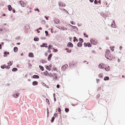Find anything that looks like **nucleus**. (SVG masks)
I'll return each instance as SVG.
<instances>
[{
  "instance_id": "e433bc0d",
  "label": "nucleus",
  "mask_w": 125,
  "mask_h": 125,
  "mask_svg": "<svg viewBox=\"0 0 125 125\" xmlns=\"http://www.w3.org/2000/svg\"><path fill=\"white\" fill-rule=\"evenodd\" d=\"M65 111L66 113H68L69 111V109L68 108H65Z\"/></svg>"
},
{
  "instance_id": "13d9d810",
  "label": "nucleus",
  "mask_w": 125,
  "mask_h": 125,
  "mask_svg": "<svg viewBox=\"0 0 125 125\" xmlns=\"http://www.w3.org/2000/svg\"><path fill=\"white\" fill-rule=\"evenodd\" d=\"M98 1H97V0H95L94 2V4H97L98 3Z\"/></svg>"
},
{
  "instance_id": "37998d69",
  "label": "nucleus",
  "mask_w": 125,
  "mask_h": 125,
  "mask_svg": "<svg viewBox=\"0 0 125 125\" xmlns=\"http://www.w3.org/2000/svg\"><path fill=\"white\" fill-rule=\"evenodd\" d=\"M98 77L100 78H102L103 77V74L100 73L99 74Z\"/></svg>"
},
{
  "instance_id": "58836bf2",
  "label": "nucleus",
  "mask_w": 125,
  "mask_h": 125,
  "mask_svg": "<svg viewBox=\"0 0 125 125\" xmlns=\"http://www.w3.org/2000/svg\"><path fill=\"white\" fill-rule=\"evenodd\" d=\"M55 118L53 117H52L51 119V121L52 123H53L54 122Z\"/></svg>"
},
{
  "instance_id": "473e14b6",
  "label": "nucleus",
  "mask_w": 125,
  "mask_h": 125,
  "mask_svg": "<svg viewBox=\"0 0 125 125\" xmlns=\"http://www.w3.org/2000/svg\"><path fill=\"white\" fill-rule=\"evenodd\" d=\"M6 65L4 64L2 65L1 66V68L2 69H4L5 68H6Z\"/></svg>"
},
{
  "instance_id": "7c9ffc66",
  "label": "nucleus",
  "mask_w": 125,
  "mask_h": 125,
  "mask_svg": "<svg viewBox=\"0 0 125 125\" xmlns=\"http://www.w3.org/2000/svg\"><path fill=\"white\" fill-rule=\"evenodd\" d=\"M61 29H59L60 30H67V29L66 28L64 27H61Z\"/></svg>"
},
{
  "instance_id": "6e6552de",
  "label": "nucleus",
  "mask_w": 125,
  "mask_h": 125,
  "mask_svg": "<svg viewBox=\"0 0 125 125\" xmlns=\"http://www.w3.org/2000/svg\"><path fill=\"white\" fill-rule=\"evenodd\" d=\"M47 44L46 43H43L42 45H40V46L41 47H45L47 48L48 47L47 46Z\"/></svg>"
},
{
  "instance_id": "4be33fe9",
  "label": "nucleus",
  "mask_w": 125,
  "mask_h": 125,
  "mask_svg": "<svg viewBox=\"0 0 125 125\" xmlns=\"http://www.w3.org/2000/svg\"><path fill=\"white\" fill-rule=\"evenodd\" d=\"M8 10L9 11H11L12 10V7L10 5H8Z\"/></svg>"
},
{
  "instance_id": "2f4dec72",
  "label": "nucleus",
  "mask_w": 125,
  "mask_h": 125,
  "mask_svg": "<svg viewBox=\"0 0 125 125\" xmlns=\"http://www.w3.org/2000/svg\"><path fill=\"white\" fill-rule=\"evenodd\" d=\"M18 69L16 68H14L12 69V71L13 72H15L18 70Z\"/></svg>"
},
{
  "instance_id": "f257e3e1",
  "label": "nucleus",
  "mask_w": 125,
  "mask_h": 125,
  "mask_svg": "<svg viewBox=\"0 0 125 125\" xmlns=\"http://www.w3.org/2000/svg\"><path fill=\"white\" fill-rule=\"evenodd\" d=\"M90 42L91 44L94 45H96L98 43L97 40L94 38H91L90 40Z\"/></svg>"
},
{
  "instance_id": "aec40b11",
  "label": "nucleus",
  "mask_w": 125,
  "mask_h": 125,
  "mask_svg": "<svg viewBox=\"0 0 125 125\" xmlns=\"http://www.w3.org/2000/svg\"><path fill=\"white\" fill-rule=\"evenodd\" d=\"M77 45L78 47H81L83 45L82 43L78 42L77 43Z\"/></svg>"
},
{
  "instance_id": "72a5a7b5",
  "label": "nucleus",
  "mask_w": 125,
  "mask_h": 125,
  "mask_svg": "<svg viewBox=\"0 0 125 125\" xmlns=\"http://www.w3.org/2000/svg\"><path fill=\"white\" fill-rule=\"evenodd\" d=\"M79 42L82 43H83L84 41L83 39L81 38H79Z\"/></svg>"
},
{
  "instance_id": "6ab92c4d",
  "label": "nucleus",
  "mask_w": 125,
  "mask_h": 125,
  "mask_svg": "<svg viewBox=\"0 0 125 125\" xmlns=\"http://www.w3.org/2000/svg\"><path fill=\"white\" fill-rule=\"evenodd\" d=\"M29 56L30 57L32 58L34 57V54L32 52H30L29 53Z\"/></svg>"
},
{
  "instance_id": "69168bd1",
  "label": "nucleus",
  "mask_w": 125,
  "mask_h": 125,
  "mask_svg": "<svg viewBox=\"0 0 125 125\" xmlns=\"http://www.w3.org/2000/svg\"><path fill=\"white\" fill-rule=\"evenodd\" d=\"M102 16H104V17H107V16H108V17H109V16H107V15L106 14H104V13H103V15H102Z\"/></svg>"
},
{
  "instance_id": "9b49d317",
  "label": "nucleus",
  "mask_w": 125,
  "mask_h": 125,
  "mask_svg": "<svg viewBox=\"0 0 125 125\" xmlns=\"http://www.w3.org/2000/svg\"><path fill=\"white\" fill-rule=\"evenodd\" d=\"M53 21L56 24H58L60 21L59 19L55 18H54Z\"/></svg>"
},
{
  "instance_id": "dca6fc26",
  "label": "nucleus",
  "mask_w": 125,
  "mask_h": 125,
  "mask_svg": "<svg viewBox=\"0 0 125 125\" xmlns=\"http://www.w3.org/2000/svg\"><path fill=\"white\" fill-rule=\"evenodd\" d=\"M52 55V53H51L48 55L47 58L48 61H50L51 60Z\"/></svg>"
},
{
  "instance_id": "680f3d73",
  "label": "nucleus",
  "mask_w": 125,
  "mask_h": 125,
  "mask_svg": "<svg viewBox=\"0 0 125 125\" xmlns=\"http://www.w3.org/2000/svg\"><path fill=\"white\" fill-rule=\"evenodd\" d=\"M41 39L42 40H45L46 39V37H41Z\"/></svg>"
},
{
  "instance_id": "4468645a",
  "label": "nucleus",
  "mask_w": 125,
  "mask_h": 125,
  "mask_svg": "<svg viewBox=\"0 0 125 125\" xmlns=\"http://www.w3.org/2000/svg\"><path fill=\"white\" fill-rule=\"evenodd\" d=\"M20 94L19 93H17L16 94H13L12 96L14 98H17L19 96Z\"/></svg>"
},
{
  "instance_id": "7ed1b4c3",
  "label": "nucleus",
  "mask_w": 125,
  "mask_h": 125,
  "mask_svg": "<svg viewBox=\"0 0 125 125\" xmlns=\"http://www.w3.org/2000/svg\"><path fill=\"white\" fill-rule=\"evenodd\" d=\"M68 68V65L67 64H65L63 65L61 69L62 70L64 71L66 69Z\"/></svg>"
},
{
  "instance_id": "a19ab883",
  "label": "nucleus",
  "mask_w": 125,
  "mask_h": 125,
  "mask_svg": "<svg viewBox=\"0 0 125 125\" xmlns=\"http://www.w3.org/2000/svg\"><path fill=\"white\" fill-rule=\"evenodd\" d=\"M45 32L46 34L45 35L46 36H49V33L47 31H45Z\"/></svg>"
},
{
  "instance_id": "6e6d98bb",
  "label": "nucleus",
  "mask_w": 125,
  "mask_h": 125,
  "mask_svg": "<svg viewBox=\"0 0 125 125\" xmlns=\"http://www.w3.org/2000/svg\"><path fill=\"white\" fill-rule=\"evenodd\" d=\"M34 10L35 11H37L38 12H39L40 11L39 10L38 8L35 9Z\"/></svg>"
},
{
  "instance_id": "052dcab7",
  "label": "nucleus",
  "mask_w": 125,
  "mask_h": 125,
  "mask_svg": "<svg viewBox=\"0 0 125 125\" xmlns=\"http://www.w3.org/2000/svg\"><path fill=\"white\" fill-rule=\"evenodd\" d=\"M44 72L47 75V76H48V74L49 73L48 72L47 70H45Z\"/></svg>"
},
{
  "instance_id": "39448f33",
  "label": "nucleus",
  "mask_w": 125,
  "mask_h": 125,
  "mask_svg": "<svg viewBox=\"0 0 125 125\" xmlns=\"http://www.w3.org/2000/svg\"><path fill=\"white\" fill-rule=\"evenodd\" d=\"M105 66V64L103 63H101L99 64L98 66V67L101 69H103Z\"/></svg>"
},
{
  "instance_id": "5701e85b",
  "label": "nucleus",
  "mask_w": 125,
  "mask_h": 125,
  "mask_svg": "<svg viewBox=\"0 0 125 125\" xmlns=\"http://www.w3.org/2000/svg\"><path fill=\"white\" fill-rule=\"evenodd\" d=\"M115 48V47L114 46H110L109 47L110 49L112 52H113L114 51Z\"/></svg>"
},
{
  "instance_id": "393cba45",
  "label": "nucleus",
  "mask_w": 125,
  "mask_h": 125,
  "mask_svg": "<svg viewBox=\"0 0 125 125\" xmlns=\"http://www.w3.org/2000/svg\"><path fill=\"white\" fill-rule=\"evenodd\" d=\"M65 50L67 51L66 52L68 53H70L71 52V51L68 48H66L65 49Z\"/></svg>"
},
{
  "instance_id": "0eeeda50",
  "label": "nucleus",
  "mask_w": 125,
  "mask_h": 125,
  "mask_svg": "<svg viewBox=\"0 0 125 125\" xmlns=\"http://www.w3.org/2000/svg\"><path fill=\"white\" fill-rule=\"evenodd\" d=\"M113 58V56L111 54H110L109 55H108V57H106V58L108 60H112Z\"/></svg>"
},
{
  "instance_id": "f03ea898",
  "label": "nucleus",
  "mask_w": 125,
  "mask_h": 125,
  "mask_svg": "<svg viewBox=\"0 0 125 125\" xmlns=\"http://www.w3.org/2000/svg\"><path fill=\"white\" fill-rule=\"evenodd\" d=\"M83 45L85 47H91L92 46V44L91 43L89 42H88L87 43L85 42H84L83 43Z\"/></svg>"
},
{
  "instance_id": "c9c22d12",
  "label": "nucleus",
  "mask_w": 125,
  "mask_h": 125,
  "mask_svg": "<svg viewBox=\"0 0 125 125\" xmlns=\"http://www.w3.org/2000/svg\"><path fill=\"white\" fill-rule=\"evenodd\" d=\"M74 40H73V42H75V41L76 42H78V40L75 37H73Z\"/></svg>"
},
{
  "instance_id": "1a4fd4ad",
  "label": "nucleus",
  "mask_w": 125,
  "mask_h": 125,
  "mask_svg": "<svg viewBox=\"0 0 125 125\" xmlns=\"http://www.w3.org/2000/svg\"><path fill=\"white\" fill-rule=\"evenodd\" d=\"M67 46L68 47L72 48L73 46V45L72 42H69L68 43Z\"/></svg>"
},
{
  "instance_id": "4d7b16f0",
  "label": "nucleus",
  "mask_w": 125,
  "mask_h": 125,
  "mask_svg": "<svg viewBox=\"0 0 125 125\" xmlns=\"http://www.w3.org/2000/svg\"><path fill=\"white\" fill-rule=\"evenodd\" d=\"M100 96V94H98L96 96V98H99Z\"/></svg>"
},
{
  "instance_id": "a211bd4d",
  "label": "nucleus",
  "mask_w": 125,
  "mask_h": 125,
  "mask_svg": "<svg viewBox=\"0 0 125 125\" xmlns=\"http://www.w3.org/2000/svg\"><path fill=\"white\" fill-rule=\"evenodd\" d=\"M38 83V82L36 81H33L32 83V84L33 86H35L37 85Z\"/></svg>"
},
{
  "instance_id": "774afa93",
  "label": "nucleus",
  "mask_w": 125,
  "mask_h": 125,
  "mask_svg": "<svg viewBox=\"0 0 125 125\" xmlns=\"http://www.w3.org/2000/svg\"><path fill=\"white\" fill-rule=\"evenodd\" d=\"M101 88L100 87H98V88L97 89V91H99L101 89Z\"/></svg>"
},
{
  "instance_id": "c756f323",
  "label": "nucleus",
  "mask_w": 125,
  "mask_h": 125,
  "mask_svg": "<svg viewBox=\"0 0 125 125\" xmlns=\"http://www.w3.org/2000/svg\"><path fill=\"white\" fill-rule=\"evenodd\" d=\"M40 62L42 63H46L47 62V61H45V60L42 59L40 61Z\"/></svg>"
},
{
  "instance_id": "4c0bfd02",
  "label": "nucleus",
  "mask_w": 125,
  "mask_h": 125,
  "mask_svg": "<svg viewBox=\"0 0 125 125\" xmlns=\"http://www.w3.org/2000/svg\"><path fill=\"white\" fill-rule=\"evenodd\" d=\"M48 75L50 77H52L53 76V75L51 73H48Z\"/></svg>"
},
{
  "instance_id": "9d476101",
  "label": "nucleus",
  "mask_w": 125,
  "mask_h": 125,
  "mask_svg": "<svg viewBox=\"0 0 125 125\" xmlns=\"http://www.w3.org/2000/svg\"><path fill=\"white\" fill-rule=\"evenodd\" d=\"M59 6H61L62 7H64L66 6L65 4L63 3H62L61 2H59Z\"/></svg>"
},
{
  "instance_id": "b1692460",
  "label": "nucleus",
  "mask_w": 125,
  "mask_h": 125,
  "mask_svg": "<svg viewBox=\"0 0 125 125\" xmlns=\"http://www.w3.org/2000/svg\"><path fill=\"white\" fill-rule=\"evenodd\" d=\"M18 48L17 47H15L14 48L13 51L15 52H17L18 51Z\"/></svg>"
},
{
  "instance_id": "423d86ee",
  "label": "nucleus",
  "mask_w": 125,
  "mask_h": 125,
  "mask_svg": "<svg viewBox=\"0 0 125 125\" xmlns=\"http://www.w3.org/2000/svg\"><path fill=\"white\" fill-rule=\"evenodd\" d=\"M111 26L112 27L114 28H116V25L115 23V21L113 20V21L112 22V23Z\"/></svg>"
},
{
  "instance_id": "5fc2aeb1",
  "label": "nucleus",
  "mask_w": 125,
  "mask_h": 125,
  "mask_svg": "<svg viewBox=\"0 0 125 125\" xmlns=\"http://www.w3.org/2000/svg\"><path fill=\"white\" fill-rule=\"evenodd\" d=\"M45 67L46 68V70H48V69L49 67V66L47 65H46L45 66Z\"/></svg>"
},
{
  "instance_id": "bf43d9fd",
  "label": "nucleus",
  "mask_w": 125,
  "mask_h": 125,
  "mask_svg": "<svg viewBox=\"0 0 125 125\" xmlns=\"http://www.w3.org/2000/svg\"><path fill=\"white\" fill-rule=\"evenodd\" d=\"M70 23L72 25H75V23L73 21H71L70 22Z\"/></svg>"
},
{
  "instance_id": "8fccbe9b",
  "label": "nucleus",
  "mask_w": 125,
  "mask_h": 125,
  "mask_svg": "<svg viewBox=\"0 0 125 125\" xmlns=\"http://www.w3.org/2000/svg\"><path fill=\"white\" fill-rule=\"evenodd\" d=\"M73 29L78 31V29L76 26H74L73 27Z\"/></svg>"
},
{
  "instance_id": "20e7f679",
  "label": "nucleus",
  "mask_w": 125,
  "mask_h": 125,
  "mask_svg": "<svg viewBox=\"0 0 125 125\" xmlns=\"http://www.w3.org/2000/svg\"><path fill=\"white\" fill-rule=\"evenodd\" d=\"M110 51L109 49H107L105 52V58L108 57V55L110 54Z\"/></svg>"
},
{
  "instance_id": "bb28decb",
  "label": "nucleus",
  "mask_w": 125,
  "mask_h": 125,
  "mask_svg": "<svg viewBox=\"0 0 125 125\" xmlns=\"http://www.w3.org/2000/svg\"><path fill=\"white\" fill-rule=\"evenodd\" d=\"M109 78L108 76H105L104 79V81H107L109 80Z\"/></svg>"
},
{
  "instance_id": "79ce46f5",
  "label": "nucleus",
  "mask_w": 125,
  "mask_h": 125,
  "mask_svg": "<svg viewBox=\"0 0 125 125\" xmlns=\"http://www.w3.org/2000/svg\"><path fill=\"white\" fill-rule=\"evenodd\" d=\"M58 113H55L53 115V117H54L55 118H56L58 116Z\"/></svg>"
},
{
  "instance_id": "603ef678",
  "label": "nucleus",
  "mask_w": 125,
  "mask_h": 125,
  "mask_svg": "<svg viewBox=\"0 0 125 125\" xmlns=\"http://www.w3.org/2000/svg\"><path fill=\"white\" fill-rule=\"evenodd\" d=\"M84 35V36L85 37H86L87 38L88 37V36L85 33H84L83 34Z\"/></svg>"
},
{
  "instance_id": "ea45409f",
  "label": "nucleus",
  "mask_w": 125,
  "mask_h": 125,
  "mask_svg": "<svg viewBox=\"0 0 125 125\" xmlns=\"http://www.w3.org/2000/svg\"><path fill=\"white\" fill-rule=\"evenodd\" d=\"M52 49H53V52H57L58 50L57 49H55L54 48H53Z\"/></svg>"
},
{
  "instance_id": "cd10ccee",
  "label": "nucleus",
  "mask_w": 125,
  "mask_h": 125,
  "mask_svg": "<svg viewBox=\"0 0 125 125\" xmlns=\"http://www.w3.org/2000/svg\"><path fill=\"white\" fill-rule=\"evenodd\" d=\"M21 7H24L25 6L26 4L23 1L22 2L20 3Z\"/></svg>"
},
{
  "instance_id": "de8ad7c7",
  "label": "nucleus",
  "mask_w": 125,
  "mask_h": 125,
  "mask_svg": "<svg viewBox=\"0 0 125 125\" xmlns=\"http://www.w3.org/2000/svg\"><path fill=\"white\" fill-rule=\"evenodd\" d=\"M6 68L7 69H9L10 68V65H8L6 66Z\"/></svg>"
},
{
  "instance_id": "2eb2a0df",
  "label": "nucleus",
  "mask_w": 125,
  "mask_h": 125,
  "mask_svg": "<svg viewBox=\"0 0 125 125\" xmlns=\"http://www.w3.org/2000/svg\"><path fill=\"white\" fill-rule=\"evenodd\" d=\"M69 65L70 68H72L73 66L75 67L76 66V65L72 63H69Z\"/></svg>"
},
{
  "instance_id": "49530a36",
  "label": "nucleus",
  "mask_w": 125,
  "mask_h": 125,
  "mask_svg": "<svg viewBox=\"0 0 125 125\" xmlns=\"http://www.w3.org/2000/svg\"><path fill=\"white\" fill-rule=\"evenodd\" d=\"M46 102L48 104H49L50 102L49 99H48L46 98Z\"/></svg>"
},
{
  "instance_id": "3c124183",
  "label": "nucleus",
  "mask_w": 125,
  "mask_h": 125,
  "mask_svg": "<svg viewBox=\"0 0 125 125\" xmlns=\"http://www.w3.org/2000/svg\"><path fill=\"white\" fill-rule=\"evenodd\" d=\"M41 23L43 24H44L45 23V20H42L41 21Z\"/></svg>"
},
{
  "instance_id": "338daca9",
  "label": "nucleus",
  "mask_w": 125,
  "mask_h": 125,
  "mask_svg": "<svg viewBox=\"0 0 125 125\" xmlns=\"http://www.w3.org/2000/svg\"><path fill=\"white\" fill-rule=\"evenodd\" d=\"M53 75L54 76H57V73H53Z\"/></svg>"
},
{
  "instance_id": "a878e982",
  "label": "nucleus",
  "mask_w": 125,
  "mask_h": 125,
  "mask_svg": "<svg viewBox=\"0 0 125 125\" xmlns=\"http://www.w3.org/2000/svg\"><path fill=\"white\" fill-rule=\"evenodd\" d=\"M105 70L107 71H109L110 70V68L109 66L108 65L107 67H106L105 68Z\"/></svg>"
},
{
  "instance_id": "09e8293b",
  "label": "nucleus",
  "mask_w": 125,
  "mask_h": 125,
  "mask_svg": "<svg viewBox=\"0 0 125 125\" xmlns=\"http://www.w3.org/2000/svg\"><path fill=\"white\" fill-rule=\"evenodd\" d=\"M28 64H29V66H28L29 68L30 69H31V67H32V66H31V64L30 63H29Z\"/></svg>"
},
{
  "instance_id": "c03bdc74",
  "label": "nucleus",
  "mask_w": 125,
  "mask_h": 125,
  "mask_svg": "<svg viewBox=\"0 0 125 125\" xmlns=\"http://www.w3.org/2000/svg\"><path fill=\"white\" fill-rule=\"evenodd\" d=\"M3 53H4V57H6L8 55L7 54V52H6L5 51Z\"/></svg>"
},
{
  "instance_id": "0e129e2a",
  "label": "nucleus",
  "mask_w": 125,
  "mask_h": 125,
  "mask_svg": "<svg viewBox=\"0 0 125 125\" xmlns=\"http://www.w3.org/2000/svg\"><path fill=\"white\" fill-rule=\"evenodd\" d=\"M58 78L57 76H55L54 78L53 79H54L56 80H57L58 79Z\"/></svg>"
},
{
  "instance_id": "f8f14e48",
  "label": "nucleus",
  "mask_w": 125,
  "mask_h": 125,
  "mask_svg": "<svg viewBox=\"0 0 125 125\" xmlns=\"http://www.w3.org/2000/svg\"><path fill=\"white\" fill-rule=\"evenodd\" d=\"M5 27H1L0 28V31L2 32L3 33V34H4V30H5Z\"/></svg>"
},
{
  "instance_id": "f704fd0d",
  "label": "nucleus",
  "mask_w": 125,
  "mask_h": 125,
  "mask_svg": "<svg viewBox=\"0 0 125 125\" xmlns=\"http://www.w3.org/2000/svg\"><path fill=\"white\" fill-rule=\"evenodd\" d=\"M53 46L51 44L49 45L48 46V50H50L52 49Z\"/></svg>"
},
{
  "instance_id": "e2e57ef3",
  "label": "nucleus",
  "mask_w": 125,
  "mask_h": 125,
  "mask_svg": "<svg viewBox=\"0 0 125 125\" xmlns=\"http://www.w3.org/2000/svg\"><path fill=\"white\" fill-rule=\"evenodd\" d=\"M58 111L59 112H61V108L59 107L58 108Z\"/></svg>"
},
{
  "instance_id": "ddd939ff",
  "label": "nucleus",
  "mask_w": 125,
  "mask_h": 125,
  "mask_svg": "<svg viewBox=\"0 0 125 125\" xmlns=\"http://www.w3.org/2000/svg\"><path fill=\"white\" fill-rule=\"evenodd\" d=\"M30 28V27L29 25H27L24 26V28L25 30H27L29 29Z\"/></svg>"
},
{
  "instance_id": "c85d7f7f",
  "label": "nucleus",
  "mask_w": 125,
  "mask_h": 125,
  "mask_svg": "<svg viewBox=\"0 0 125 125\" xmlns=\"http://www.w3.org/2000/svg\"><path fill=\"white\" fill-rule=\"evenodd\" d=\"M39 68H40V69L41 70H42V71H44V68L43 66H42L41 65H39Z\"/></svg>"
},
{
  "instance_id": "412c9836",
  "label": "nucleus",
  "mask_w": 125,
  "mask_h": 125,
  "mask_svg": "<svg viewBox=\"0 0 125 125\" xmlns=\"http://www.w3.org/2000/svg\"><path fill=\"white\" fill-rule=\"evenodd\" d=\"M39 39L38 37L35 36L33 39V40L37 42L39 41Z\"/></svg>"
},
{
  "instance_id": "864d4df0",
  "label": "nucleus",
  "mask_w": 125,
  "mask_h": 125,
  "mask_svg": "<svg viewBox=\"0 0 125 125\" xmlns=\"http://www.w3.org/2000/svg\"><path fill=\"white\" fill-rule=\"evenodd\" d=\"M12 63H11V62L10 61L9 62H8L7 64L8 65H10V66H11L12 65Z\"/></svg>"
},
{
  "instance_id": "f3484780",
  "label": "nucleus",
  "mask_w": 125,
  "mask_h": 125,
  "mask_svg": "<svg viewBox=\"0 0 125 125\" xmlns=\"http://www.w3.org/2000/svg\"><path fill=\"white\" fill-rule=\"evenodd\" d=\"M32 78L34 79H39V76L38 75H34L32 77Z\"/></svg>"
},
{
  "instance_id": "a18cd8bd",
  "label": "nucleus",
  "mask_w": 125,
  "mask_h": 125,
  "mask_svg": "<svg viewBox=\"0 0 125 125\" xmlns=\"http://www.w3.org/2000/svg\"><path fill=\"white\" fill-rule=\"evenodd\" d=\"M52 69L54 71H56L57 70V69L54 66H53L52 67Z\"/></svg>"
}]
</instances>
